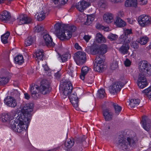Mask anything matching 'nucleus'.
I'll list each match as a JSON object with an SVG mask.
<instances>
[{"label": "nucleus", "instance_id": "obj_1", "mask_svg": "<svg viewBox=\"0 0 151 151\" xmlns=\"http://www.w3.org/2000/svg\"><path fill=\"white\" fill-rule=\"evenodd\" d=\"M34 105L33 103L22 104L20 106L22 114L18 115L15 119L11 122L10 127L13 130L18 133H21L27 128L28 124L30 120V113L33 111Z\"/></svg>", "mask_w": 151, "mask_h": 151}, {"label": "nucleus", "instance_id": "obj_2", "mask_svg": "<svg viewBox=\"0 0 151 151\" xmlns=\"http://www.w3.org/2000/svg\"><path fill=\"white\" fill-rule=\"evenodd\" d=\"M30 91L32 97L35 99L39 98L41 93L45 95L50 92V85L47 81H42L40 87L34 84L30 86Z\"/></svg>", "mask_w": 151, "mask_h": 151}, {"label": "nucleus", "instance_id": "obj_3", "mask_svg": "<svg viewBox=\"0 0 151 151\" xmlns=\"http://www.w3.org/2000/svg\"><path fill=\"white\" fill-rule=\"evenodd\" d=\"M135 144V137L123 132L120 134L117 141L118 147L122 150H125L133 146Z\"/></svg>", "mask_w": 151, "mask_h": 151}, {"label": "nucleus", "instance_id": "obj_4", "mask_svg": "<svg viewBox=\"0 0 151 151\" xmlns=\"http://www.w3.org/2000/svg\"><path fill=\"white\" fill-rule=\"evenodd\" d=\"M107 48V45L105 44H102L99 47L96 45L87 46L85 50L88 54L92 55L99 54L103 55L106 52Z\"/></svg>", "mask_w": 151, "mask_h": 151}, {"label": "nucleus", "instance_id": "obj_5", "mask_svg": "<svg viewBox=\"0 0 151 151\" xmlns=\"http://www.w3.org/2000/svg\"><path fill=\"white\" fill-rule=\"evenodd\" d=\"M85 136L78 138L75 137L74 139H68L65 143V146L68 148H70L74 145V143L76 142V145L77 146H82L86 147L88 145H86V142Z\"/></svg>", "mask_w": 151, "mask_h": 151}, {"label": "nucleus", "instance_id": "obj_6", "mask_svg": "<svg viewBox=\"0 0 151 151\" xmlns=\"http://www.w3.org/2000/svg\"><path fill=\"white\" fill-rule=\"evenodd\" d=\"M139 69L140 73L139 75H151V65L147 61L143 60L140 62Z\"/></svg>", "mask_w": 151, "mask_h": 151}, {"label": "nucleus", "instance_id": "obj_7", "mask_svg": "<svg viewBox=\"0 0 151 151\" xmlns=\"http://www.w3.org/2000/svg\"><path fill=\"white\" fill-rule=\"evenodd\" d=\"M132 34V29H125L123 34L119 37L118 43H122L123 42H130L131 40L130 35Z\"/></svg>", "mask_w": 151, "mask_h": 151}, {"label": "nucleus", "instance_id": "obj_8", "mask_svg": "<svg viewBox=\"0 0 151 151\" xmlns=\"http://www.w3.org/2000/svg\"><path fill=\"white\" fill-rule=\"evenodd\" d=\"M74 59L77 65L83 64L86 60V54L83 52L78 51L75 53Z\"/></svg>", "mask_w": 151, "mask_h": 151}, {"label": "nucleus", "instance_id": "obj_9", "mask_svg": "<svg viewBox=\"0 0 151 151\" xmlns=\"http://www.w3.org/2000/svg\"><path fill=\"white\" fill-rule=\"evenodd\" d=\"M127 83V82H122L119 81L113 83L109 87V90L110 92L114 94L115 93L119 91L121 88Z\"/></svg>", "mask_w": 151, "mask_h": 151}, {"label": "nucleus", "instance_id": "obj_10", "mask_svg": "<svg viewBox=\"0 0 151 151\" xmlns=\"http://www.w3.org/2000/svg\"><path fill=\"white\" fill-rule=\"evenodd\" d=\"M138 21L141 26H147L151 24V17L148 15H142L138 17Z\"/></svg>", "mask_w": 151, "mask_h": 151}, {"label": "nucleus", "instance_id": "obj_11", "mask_svg": "<svg viewBox=\"0 0 151 151\" xmlns=\"http://www.w3.org/2000/svg\"><path fill=\"white\" fill-rule=\"evenodd\" d=\"M73 87L72 84L69 82H64L62 87L63 95L65 96H68L72 92Z\"/></svg>", "mask_w": 151, "mask_h": 151}, {"label": "nucleus", "instance_id": "obj_12", "mask_svg": "<svg viewBox=\"0 0 151 151\" xmlns=\"http://www.w3.org/2000/svg\"><path fill=\"white\" fill-rule=\"evenodd\" d=\"M58 37L61 40H66L70 39L72 36L69 32L64 29L63 30H61L60 32L58 33Z\"/></svg>", "mask_w": 151, "mask_h": 151}, {"label": "nucleus", "instance_id": "obj_13", "mask_svg": "<svg viewBox=\"0 0 151 151\" xmlns=\"http://www.w3.org/2000/svg\"><path fill=\"white\" fill-rule=\"evenodd\" d=\"M4 103L8 106L14 108L17 104L16 100L13 97L8 96L4 99Z\"/></svg>", "mask_w": 151, "mask_h": 151}, {"label": "nucleus", "instance_id": "obj_14", "mask_svg": "<svg viewBox=\"0 0 151 151\" xmlns=\"http://www.w3.org/2000/svg\"><path fill=\"white\" fill-rule=\"evenodd\" d=\"M142 124L143 128L147 131L151 129V122L147 117L143 116L142 117Z\"/></svg>", "mask_w": 151, "mask_h": 151}, {"label": "nucleus", "instance_id": "obj_15", "mask_svg": "<svg viewBox=\"0 0 151 151\" xmlns=\"http://www.w3.org/2000/svg\"><path fill=\"white\" fill-rule=\"evenodd\" d=\"M11 17L10 12L4 10L0 13V21L6 22L9 21Z\"/></svg>", "mask_w": 151, "mask_h": 151}, {"label": "nucleus", "instance_id": "obj_16", "mask_svg": "<svg viewBox=\"0 0 151 151\" xmlns=\"http://www.w3.org/2000/svg\"><path fill=\"white\" fill-rule=\"evenodd\" d=\"M137 82L138 86L141 88H144L147 85V80L144 75H139Z\"/></svg>", "mask_w": 151, "mask_h": 151}, {"label": "nucleus", "instance_id": "obj_17", "mask_svg": "<svg viewBox=\"0 0 151 151\" xmlns=\"http://www.w3.org/2000/svg\"><path fill=\"white\" fill-rule=\"evenodd\" d=\"M44 42L48 47H52L54 46L55 44L53 42L51 36L48 34H46L43 36Z\"/></svg>", "mask_w": 151, "mask_h": 151}, {"label": "nucleus", "instance_id": "obj_18", "mask_svg": "<svg viewBox=\"0 0 151 151\" xmlns=\"http://www.w3.org/2000/svg\"><path fill=\"white\" fill-rule=\"evenodd\" d=\"M103 115L106 121H109L112 119L113 113L109 109H106L103 110Z\"/></svg>", "mask_w": 151, "mask_h": 151}, {"label": "nucleus", "instance_id": "obj_19", "mask_svg": "<svg viewBox=\"0 0 151 151\" xmlns=\"http://www.w3.org/2000/svg\"><path fill=\"white\" fill-rule=\"evenodd\" d=\"M32 21V19L31 18L24 15L21 16L17 19V23L19 25L29 24L31 23Z\"/></svg>", "mask_w": 151, "mask_h": 151}, {"label": "nucleus", "instance_id": "obj_20", "mask_svg": "<svg viewBox=\"0 0 151 151\" xmlns=\"http://www.w3.org/2000/svg\"><path fill=\"white\" fill-rule=\"evenodd\" d=\"M88 6V3L83 0L81 1L78 2L76 5V9L81 12H83L84 10Z\"/></svg>", "mask_w": 151, "mask_h": 151}, {"label": "nucleus", "instance_id": "obj_21", "mask_svg": "<svg viewBox=\"0 0 151 151\" xmlns=\"http://www.w3.org/2000/svg\"><path fill=\"white\" fill-rule=\"evenodd\" d=\"M123 43H124L121 47L119 48L118 50L121 53L125 55L128 53V50L129 49V42H123Z\"/></svg>", "mask_w": 151, "mask_h": 151}, {"label": "nucleus", "instance_id": "obj_22", "mask_svg": "<svg viewBox=\"0 0 151 151\" xmlns=\"http://www.w3.org/2000/svg\"><path fill=\"white\" fill-rule=\"evenodd\" d=\"M90 68L86 66H83L81 70V74L80 75V78L82 80L85 79L86 75L91 71Z\"/></svg>", "mask_w": 151, "mask_h": 151}, {"label": "nucleus", "instance_id": "obj_23", "mask_svg": "<svg viewBox=\"0 0 151 151\" xmlns=\"http://www.w3.org/2000/svg\"><path fill=\"white\" fill-rule=\"evenodd\" d=\"M103 19L104 21L108 23L112 22L113 20V15L111 13H106L103 16Z\"/></svg>", "mask_w": 151, "mask_h": 151}, {"label": "nucleus", "instance_id": "obj_24", "mask_svg": "<svg viewBox=\"0 0 151 151\" xmlns=\"http://www.w3.org/2000/svg\"><path fill=\"white\" fill-rule=\"evenodd\" d=\"M12 117L9 114H4L1 116V120L3 122L9 123L11 120H12Z\"/></svg>", "mask_w": 151, "mask_h": 151}, {"label": "nucleus", "instance_id": "obj_25", "mask_svg": "<svg viewBox=\"0 0 151 151\" xmlns=\"http://www.w3.org/2000/svg\"><path fill=\"white\" fill-rule=\"evenodd\" d=\"M35 59L37 60H43L44 58L43 51L40 50H37L35 53Z\"/></svg>", "mask_w": 151, "mask_h": 151}, {"label": "nucleus", "instance_id": "obj_26", "mask_svg": "<svg viewBox=\"0 0 151 151\" xmlns=\"http://www.w3.org/2000/svg\"><path fill=\"white\" fill-rule=\"evenodd\" d=\"M137 0H127L125 2V5L126 7H136L137 6Z\"/></svg>", "mask_w": 151, "mask_h": 151}, {"label": "nucleus", "instance_id": "obj_27", "mask_svg": "<svg viewBox=\"0 0 151 151\" xmlns=\"http://www.w3.org/2000/svg\"><path fill=\"white\" fill-rule=\"evenodd\" d=\"M115 24L119 27H124L126 26V23L119 17H117Z\"/></svg>", "mask_w": 151, "mask_h": 151}, {"label": "nucleus", "instance_id": "obj_28", "mask_svg": "<svg viewBox=\"0 0 151 151\" xmlns=\"http://www.w3.org/2000/svg\"><path fill=\"white\" fill-rule=\"evenodd\" d=\"M105 66V65H104V64H101L99 63H96L94 64V69L96 71L101 72L103 71Z\"/></svg>", "mask_w": 151, "mask_h": 151}, {"label": "nucleus", "instance_id": "obj_29", "mask_svg": "<svg viewBox=\"0 0 151 151\" xmlns=\"http://www.w3.org/2000/svg\"><path fill=\"white\" fill-rule=\"evenodd\" d=\"M96 40L98 43H104L106 40L103 35L100 33H97L96 35Z\"/></svg>", "mask_w": 151, "mask_h": 151}, {"label": "nucleus", "instance_id": "obj_30", "mask_svg": "<svg viewBox=\"0 0 151 151\" xmlns=\"http://www.w3.org/2000/svg\"><path fill=\"white\" fill-rule=\"evenodd\" d=\"M111 104L114 107L115 114L117 115H119L122 110V107L116 103L112 102Z\"/></svg>", "mask_w": 151, "mask_h": 151}, {"label": "nucleus", "instance_id": "obj_31", "mask_svg": "<svg viewBox=\"0 0 151 151\" xmlns=\"http://www.w3.org/2000/svg\"><path fill=\"white\" fill-rule=\"evenodd\" d=\"M16 64L19 65H21L24 62V59L22 55H18L16 56L14 59Z\"/></svg>", "mask_w": 151, "mask_h": 151}, {"label": "nucleus", "instance_id": "obj_32", "mask_svg": "<svg viewBox=\"0 0 151 151\" xmlns=\"http://www.w3.org/2000/svg\"><path fill=\"white\" fill-rule=\"evenodd\" d=\"M105 59V57L103 55H97L95 58V61L96 63L104 64V62Z\"/></svg>", "mask_w": 151, "mask_h": 151}, {"label": "nucleus", "instance_id": "obj_33", "mask_svg": "<svg viewBox=\"0 0 151 151\" xmlns=\"http://www.w3.org/2000/svg\"><path fill=\"white\" fill-rule=\"evenodd\" d=\"M35 39V37H32L31 36L28 37L25 41L24 45L25 46L27 47L31 45Z\"/></svg>", "mask_w": 151, "mask_h": 151}, {"label": "nucleus", "instance_id": "obj_34", "mask_svg": "<svg viewBox=\"0 0 151 151\" xmlns=\"http://www.w3.org/2000/svg\"><path fill=\"white\" fill-rule=\"evenodd\" d=\"M95 17V15L94 14L88 15L86 21L85 22V24L87 25H90L94 20Z\"/></svg>", "mask_w": 151, "mask_h": 151}, {"label": "nucleus", "instance_id": "obj_35", "mask_svg": "<svg viewBox=\"0 0 151 151\" xmlns=\"http://www.w3.org/2000/svg\"><path fill=\"white\" fill-rule=\"evenodd\" d=\"M140 103L139 99H131L129 103V105L131 108H134L137 106Z\"/></svg>", "mask_w": 151, "mask_h": 151}, {"label": "nucleus", "instance_id": "obj_36", "mask_svg": "<svg viewBox=\"0 0 151 151\" xmlns=\"http://www.w3.org/2000/svg\"><path fill=\"white\" fill-rule=\"evenodd\" d=\"M10 35V32H7L5 34L1 36V37L2 42L4 44H6L8 42V38Z\"/></svg>", "mask_w": 151, "mask_h": 151}, {"label": "nucleus", "instance_id": "obj_37", "mask_svg": "<svg viewBox=\"0 0 151 151\" xmlns=\"http://www.w3.org/2000/svg\"><path fill=\"white\" fill-rule=\"evenodd\" d=\"M94 76L93 74L91 75L88 74L85 78V82L88 84H91L94 82Z\"/></svg>", "mask_w": 151, "mask_h": 151}, {"label": "nucleus", "instance_id": "obj_38", "mask_svg": "<svg viewBox=\"0 0 151 151\" xmlns=\"http://www.w3.org/2000/svg\"><path fill=\"white\" fill-rule=\"evenodd\" d=\"M46 17V14L44 11H42L37 17V19L39 21H41L44 20Z\"/></svg>", "mask_w": 151, "mask_h": 151}, {"label": "nucleus", "instance_id": "obj_39", "mask_svg": "<svg viewBox=\"0 0 151 151\" xmlns=\"http://www.w3.org/2000/svg\"><path fill=\"white\" fill-rule=\"evenodd\" d=\"M9 81L8 78L6 77H0V85H4L6 84Z\"/></svg>", "mask_w": 151, "mask_h": 151}, {"label": "nucleus", "instance_id": "obj_40", "mask_svg": "<svg viewBox=\"0 0 151 151\" xmlns=\"http://www.w3.org/2000/svg\"><path fill=\"white\" fill-rule=\"evenodd\" d=\"M97 96L100 98H103L106 96L105 90L103 89H100L98 91Z\"/></svg>", "mask_w": 151, "mask_h": 151}, {"label": "nucleus", "instance_id": "obj_41", "mask_svg": "<svg viewBox=\"0 0 151 151\" xmlns=\"http://www.w3.org/2000/svg\"><path fill=\"white\" fill-rule=\"evenodd\" d=\"M142 93H145L148 98L151 100V87H150L147 89L143 91Z\"/></svg>", "mask_w": 151, "mask_h": 151}, {"label": "nucleus", "instance_id": "obj_42", "mask_svg": "<svg viewBox=\"0 0 151 151\" xmlns=\"http://www.w3.org/2000/svg\"><path fill=\"white\" fill-rule=\"evenodd\" d=\"M148 40L149 38L147 37H140L138 42L141 45H145L147 43Z\"/></svg>", "mask_w": 151, "mask_h": 151}, {"label": "nucleus", "instance_id": "obj_43", "mask_svg": "<svg viewBox=\"0 0 151 151\" xmlns=\"http://www.w3.org/2000/svg\"><path fill=\"white\" fill-rule=\"evenodd\" d=\"M66 29L69 32V33H71L72 36V33L76 30V27L74 25H68Z\"/></svg>", "mask_w": 151, "mask_h": 151}, {"label": "nucleus", "instance_id": "obj_44", "mask_svg": "<svg viewBox=\"0 0 151 151\" xmlns=\"http://www.w3.org/2000/svg\"><path fill=\"white\" fill-rule=\"evenodd\" d=\"M44 28L42 25L37 24L34 28V32H39L43 30Z\"/></svg>", "mask_w": 151, "mask_h": 151}, {"label": "nucleus", "instance_id": "obj_45", "mask_svg": "<svg viewBox=\"0 0 151 151\" xmlns=\"http://www.w3.org/2000/svg\"><path fill=\"white\" fill-rule=\"evenodd\" d=\"M62 27L63 28L60 23H56L54 26V28L57 32L60 33L61 32V30H63Z\"/></svg>", "mask_w": 151, "mask_h": 151}, {"label": "nucleus", "instance_id": "obj_46", "mask_svg": "<svg viewBox=\"0 0 151 151\" xmlns=\"http://www.w3.org/2000/svg\"><path fill=\"white\" fill-rule=\"evenodd\" d=\"M107 5V2L106 0H100L98 3L99 6L102 8H105Z\"/></svg>", "mask_w": 151, "mask_h": 151}, {"label": "nucleus", "instance_id": "obj_47", "mask_svg": "<svg viewBox=\"0 0 151 151\" xmlns=\"http://www.w3.org/2000/svg\"><path fill=\"white\" fill-rule=\"evenodd\" d=\"M118 36L116 34L110 33L108 36V38L110 40L112 41L116 39Z\"/></svg>", "mask_w": 151, "mask_h": 151}, {"label": "nucleus", "instance_id": "obj_48", "mask_svg": "<svg viewBox=\"0 0 151 151\" xmlns=\"http://www.w3.org/2000/svg\"><path fill=\"white\" fill-rule=\"evenodd\" d=\"M69 75L72 77H74L77 76V73L76 70H74L73 69H70L68 70Z\"/></svg>", "mask_w": 151, "mask_h": 151}, {"label": "nucleus", "instance_id": "obj_49", "mask_svg": "<svg viewBox=\"0 0 151 151\" xmlns=\"http://www.w3.org/2000/svg\"><path fill=\"white\" fill-rule=\"evenodd\" d=\"M70 56V55L67 53L63 54L60 57L61 59L63 62H65L66 61L68 56Z\"/></svg>", "mask_w": 151, "mask_h": 151}, {"label": "nucleus", "instance_id": "obj_50", "mask_svg": "<svg viewBox=\"0 0 151 151\" xmlns=\"http://www.w3.org/2000/svg\"><path fill=\"white\" fill-rule=\"evenodd\" d=\"M69 98L70 100V101L72 100H74L78 99V97L76 96V93H73L69 95Z\"/></svg>", "mask_w": 151, "mask_h": 151}, {"label": "nucleus", "instance_id": "obj_51", "mask_svg": "<svg viewBox=\"0 0 151 151\" xmlns=\"http://www.w3.org/2000/svg\"><path fill=\"white\" fill-rule=\"evenodd\" d=\"M70 102H71L74 107L76 108L78 107V99L72 100L70 101Z\"/></svg>", "mask_w": 151, "mask_h": 151}, {"label": "nucleus", "instance_id": "obj_52", "mask_svg": "<svg viewBox=\"0 0 151 151\" xmlns=\"http://www.w3.org/2000/svg\"><path fill=\"white\" fill-rule=\"evenodd\" d=\"M118 63L116 62H114L111 65V68L112 70H114L118 68Z\"/></svg>", "mask_w": 151, "mask_h": 151}, {"label": "nucleus", "instance_id": "obj_53", "mask_svg": "<svg viewBox=\"0 0 151 151\" xmlns=\"http://www.w3.org/2000/svg\"><path fill=\"white\" fill-rule=\"evenodd\" d=\"M131 46L134 49H137L139 47L138 44L134 41H132Z\"/></svg>", "mask_w": 151, "mask_h": 151}, {"label": "nucleus", "instance_id": "obj_54", "mask_svg": "<svg viewBox=\"0 0 151 151\" xmlns=\"http://www.w3.org/2000/svg\"><path fill=\"white\" fill-rule=\"evenodd\" d=\"M91 36L88 35H85L83 37V39L87 42H88L91 39Z\"/></svg>", "mask_w": 151, "mask_h": 151}, {"label": "nucleus", "instance_id": "obj_55", "mask_svg": "<svg viewBox=\"0 0 151 151\" xmlns=\"http://www.w3.org/2000/svg\"><path fill=\"white\" fill-rule=\"evenodd\" d=\"M12 95H13V96L15 97H18L19 95V93L18 92V91L16 90L14 91L12 93Z\"/></svg>", "mask_w": 151, "mask_h": 151}, {"label": "nucleus", "instance_id": "obj_56", "mask_svg": "<svg viewBox=\"0 0 151 151\" xmlns=\"http://www.w3.org/2000/svg\"><path fill=\"white\" fill-rule=\"evenodd\" d=\"M124 64L126 66H129L131 64V62L128 59H127L124 61Z\"/></svg>", "mask_w": 151, "mask_h": 151}, {"label": "nucleus", "instance_id": "obj_57", "mask_svg": "<svg viewBox=\"0 0 151 151\" xmlns=\"http://www.w3.org/2000/svg\"><path fill=\"white\" fill-rule=\"evenodd\" d=\"M68 1V0H58V4L60 5L64 4Z\"/></svg>", "mask_w": 151, "mask_h": 151}, {"label": "nucleus", "instance_id": "obj_58", "mask_svg": "<svg viewBox=\"0 0 151 151\" xmlns=\"http://www.w3.org/2000/svg\"><path fill=\"white\" fill-rule=\"evenodd\" d=\"M138 1L140 2V4L142 5L146 4L147 2V0H137Z\"/></svg>", "mask_w": 151, "mask_h": 151}, {"label": "nucleus", "instance_id": "obj_59", "mask_svg": "<svg viewBox=\"0 0 151 151\" xmlns=\"http://www.w3.org/2000/svg\"><path fill=\"white\" fill-rule=\"evenodd\" d=\"M96 28L97 29H103L104 28V26L100 24H98L96 26Z\"/></svg>", "mask_w": 151, "mask_h": 151}, {"label": "nucleus", "instance_id": "obj_60", "mask_svg": "<svg viewBox=\"0 0 151 151\" xmlns=\"http://www.w3.org/2000/svg\"><path fill=\"white\" fill-rule=\"evenodd\" d=\"M124 15V13L122 11H120L118 13V16L117 17H122Z\"/></svg>", "mask_w": 151, "mask_h": 151}, {"label": "nucleus", "instance_id": "obj_61", "mask_svg": "<svg viewBox=\"0 0 151 151\" xmlns=\"http://www.w3.org/2000/svg\"><path fill=\"white\" fill-rule=\"evenodd\" d=\"M24 95L25 98L27 100H28L30 98V96L27 93H24Z\"/></svg>", "mask_w": 151, "mask_h": 151}, {"label": "nucleus", "instance_id": "obj_62", "mask_svg": "<svg viewBox=\"0 0 151 151\" xmlns=\"http://www.w3.org/2000/svg\"><path fill=\"white\" fill-rule=\"evenodd\" d=\"M75 48L77 50H80L81 47L79 45L78 43H76L74 45Z\"/></svg>", "mask_w": 151, "mask_h": 151}, {"label": "nucleus", "instance_id": "obj_63", "mask_svg": "<svg viewBox=\"0 0 151 151\" xmlns=\"http://www.w3.org/2000/svg\"><path fill=\"white\" fill-rule=\"evenodd\" d=\"M55 76L56 78L58 79L60 78V74L59 72H58L55 73Z\"/></svg>", "mask_w": 151, "mask_h": 151}, {"label": "nucleus", "instance_id": "obj_64", "mask_svg": "<svg viewBox=\"0 0 151 151\" xmlns=\"http://www.w3.org/2000/svg\"><path fill=\"white\" fill-rule=\"evenodd\" d=\"M111 1L112 3H115L122 2L123 1V0H111Z\"/></svg>", "mask_w": 151, "mask_h": 151}]
</instances>
